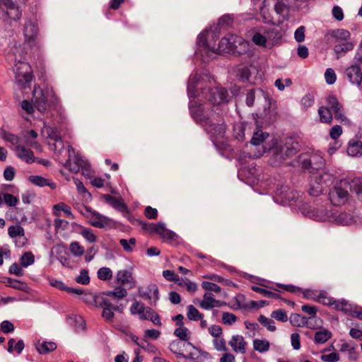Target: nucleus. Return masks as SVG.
<instances>
[{"instance_id":"obj_23","label":"nucleus","mask_w":362,"mask_h":362,"mask_svg":"<svg viewBox=\"0 0 362 362\" xmlns=\"http://www.w3.org/2000/svg\"><path fill=\"white\" fill-rule=\"evenodd\" d=\"M4 283L6 284V286L23 291L27 293H29L30 291V288L25 281H21L17 279H13L8 277L6 278V281H4Z\"/></svg>"},{"instance_id":"obj_34","label":"nucleus","mask_w":362,"mask_h":362,"mask_svg":"<svg viewBox=\"0 0 362 362\" xmlns=\"http://www.w3.org/2000/svg\"><path fill=\"white\" fill-rule=\"evenodd\" d=\"M332 337V333L327 329H320L315 334V342L317 344H323Z\"/></svg>"},{"instance_id":"obj_53","label":"nucleus","mask_w":362,"mask_h":362,"mask_svg":"<svg viewBox=\"0 0 362 362\" xmlns=\"http://www.w3.org/2000/svg\"><path fill=\"white\" fill-rule=\"evenodd\" d=\"M81 160L80 158H74V160H69L66 163V167L69 171L74 173H77L80 170Z\"/></svg>"},{"instance_id":"obj_6","label":"nucleus","mask_w":362,"mask_h":362,"mask_svg":"<svg viewBox=\"0 0 362 362\" xmlns=\"http://www.w3.org/2000/svg\"><path fill=\"white\" fill-rule=\"evenodd\" d=\"M22 1L25 2L27 0ZM0 11L3 13L4 21L9 23L20 20L22 16L20 6L13 0H0Z\"/></svg>"},{"instance_id":"obj_22","label":"nucleus","mask_w":362,"mask_h":362,"mask_svg":"<svg viewBox=\"0 0 362 362\" xmlns=\"http://www.w3.org/2000/svg\"><path fill=\"white\" fill-rule=\"evenodd\" d=\"M116 282L118 285L124 286L127 284L134 285V280L132 273L128 270H120L117 273Z\"/></svg>"},{"instance_id":"obj_21","label":"nucleus","mask_w":362,"mask_h":362,"mask_svg":"<svg viewBox=\"0 0 362 362\" xmlns=\"http://www.w3.org/2000/svg\"><path fill=\"white\" fill-rule=\"evenodd\" d=\"M17 156L27 163H33L35 162L34 153L23 146H17L16 147Z\"/></svg>"},{"instance_id":"obj_63","label":"nucleus","mask_w":362,"mask_h":362,"mask_svg":"<svg viewBox=\"0 0 362 362\" xmlns=\"http://www.w3.org/2000/svg\"><path fill=\"white\" fill-rule=\"evenodd\" d=\"M271 317L281 322H286L288 320L287 313L281 309L274 310L271 314Z\"/></svg>"},{"instance_id":"obj_47","label":"nucleus","mask_w":362,"mask_h":362,"mask_svg":"<svg viewBox=\"0 0 362 362\" xmlns=\"http://www.w3.org/2000/svg\"><path fill=\"white\" fill-rule=\"evenodd\" d=\"M8 351H15L18 354H20L24 349V343H23V340H19L17 342H16V340L14 339H11L8 341Z\"/></svg>"},{"instance_id":"obj_37","label":"nucleus","mask_w":362,"mask_h":362,"mask_svg":"<svg viewBox=\"0 0 362 362\" xmlns=\"http://www.w3.org/2000/svg\"><path fill=\"white\" fill-rule=\"evenodd\" d=\"M334 308L337 310L343 311L346 313L351 314L353 311V306L351 303L345 300H336Z\"/></svg>"},{"instance_id":"obj_62","label":"nucleus","mask_w":362,"mask_h":362,"mask_svg":"<svg viewBox=\"0 0 362 362\" xmlns=\"http://www.w3.org/2000/svg\"><path fill=\"white\" fill-rule=\"evenodd\" d=\"M314 100H315L314 93H308L303 96V98L301 100L300 103L304 107L308 108V107H311L313 105Z\"/></svg>"},{"instance_id":"obj_64","label":"nucleus","mask_w":362,"mask_h":362,"mask_svg":"<svg viewBox=\"0 0 362 362\" xmlns=\"http://www.w3.org/2000/svg\"><path fill=\"white\" fill-rule=\"evenodd\" d=\"M343 129L340 125L336 124L333 126L329 130V136L332 139L336 141L342 134Z\"/></svg>"},{"instance_id":"obj_40","label":"nucleus","mask_w":362,"mask_h":362,"mask_svg":"<svg viewBox=\"0 0 362 362\" xmlns=\"http://www.w3.org/2000/svg\"><path fill=\"white\" fill-rule=\"evenodd\" d=\"M260 13L262 16L263 21L266 23H272L274 24V18L271 15V12L269 9L267 8V1L265 0L263 2V4L260 9Z\"/></svg>"},{"instance_id":"obj_43","label":"nucleus","mask_w":362,"mask_h":362,"mask_svg":"<svg viewBox=\"0 0 362 362\" xmlns=\"http://www.w3.org/2000/svg\"><path fill=\"white\" fill-rule=\"evenodd\" d=\"M35 259L33 253L29 251L22 255L20 258V262L23 267H28L35 262Z\"/></svg>"},{"instance_id":"obj_24","label":"nucleus","mask_w":362,"mask_h":362,"mask_svg":"<svg viewBox=\"0 0 362 362\" xmlns=\"http://www.w3.org/2000/svg\"><path fill=\"white\" fill-rule=\"evenodd\" d=\"M264 34L267 39L268 45L273 47L278 44L281 39V35L275 28H268L264 30Z\"/></svg>"},{"instance_id":"obj_29","label":"nucleus","mask_w":362,"mask_h":362,"mask_svg":"<svg viewBox=\"0 0 362 362\" xmlns=\"http://www.w3.org/2000/svg\"><path fill=\"white\" fill-rule=\"evenodd\" d=\"M176 284L177 286L185 288L187 291L191 293H195L198 289L197 284L187 278L182 279L179 278Z\"/></svg>"},{"instance_id":"obj_41","label":"nucleus","mask_w":362,"mask_h":362,"mask_svg":"<svg viewBox=\"0 0 362 362\" xmlns=\"http://www.w3.org/2000/svg\"><path fill=\"white\" fill-rule=\"evenodd\" d=\"M204 315L197 308L192 305L187 307V317L189 320L198 321Z\"/></svg>"},{"instance_id":"obj_45","label":"nucleus","mask_w":362,"mask_h":362,"mask_svg":"<svg viewBox=\"0 0 362 362\" xmlns=\"http://www.w3.org/2000/svg\"><path fill=\"white\" fill-rule=\"evenodd\" d=\"M258 322L264 327H265L269 331L274 332L276 330V326L273 320L265 317L264 315H259Z\"/></svg>"},{"instance_id":"obj_32","label":"nucleus","mask_w":362,"mask_h":362,"mask_svg":"<svg viewBox=\"0 0 362 362\" xmlns=\"http://www.w3.org/2000/svg\"><path fill=\"white\" fill-rule=\"evenodd\" d=\"M325 103L327 104L326 107H328L332 110V112H334L343 107V105L339 103L337 97L332 94H329L326 96Z\"/></svg>"},{"instance_id":"obj_2","label":"nucleus","mask_w":362,"mask_h":362,"mask_svg":"<svg viewBox=\"0 0 362 362\" xmlns=\"http://www.w3.org/2000/svg\"><path fill=\"white\" fill-rule=\"evenodd\" d=\"M249 47V42L240 36L231 34L221 38L217 47V52L219 54L228 53L240 56L246 54Z\"/></svg>"},{"instance_id":"obj_18","label":"nucleus","mask_w":362,"mask_h":362,"mask_svg":"<svg viewBox=\"0 0 362 362\" xmlns=\"http://www.w3.org/2000/svg\"><path fill=\"white\" fill-rule=\"evenodd\" d=\"M324 176L329 177V175L325 173L324 175H319L315 177L314 180L310 181V187L309 189V194L313 197L320 196L323 192V187L322 185Z\"/></svg>"},{"instance_id":"obj_7","label":"nucleus","mask_w":362,"mask_h":362,"mask_svg":"<svg viewBox=\"0 0 362 362\" xmlns=\"http://www.w3.org/2000/svg\"><path fill=\"white\" fill-rule=\"evenodd\" d=\"M274 291L267 290L257 286H252V290L256 293H259L264 296L273 298V299H281L286 301V298L282 296L284 291L290 293L294 292V286L292 285H284V284H276L275 288H272Z\"/></svg>"},{"instance_id":"obj_58","label":"nucleus","mask_w":362,"mask_h":362,"mask_svg":"<svg viewBox=\"0 0 362 362\" xmlns=\"http://www.w3.org/2000/svg\"><path fill=\"white\" fill-rule=\"evenodd\" d=\"M274 9L276 13L282 15L284 17L287 16L289 11V7L282 1H278L275 4Z\"/></svg>"},{"instance_id":"obj_44","label":"nucleus","mask_w":362,"mask_h":362,"mask_svg":"<svg viewBox=\"0 0 362 362\" xmlns=\"http://www.w3.org/2000/svg\"><path fill=\"white\" fill-rule=\"evenodd\" d=\"M333 114L334 115V118L337 121H339L340 123H341L344 125H350L351 124V121L345 115L344 107L333 112Z\"/></svg>"},{"instance_id":"obj_59","label":"nucleus","mask_w":362,"mask_h":362,"mask_svg":"<svg viewBox=\"0 0 362 362\" xmlns=\"http://www.w3.org/2000/svg\"><path fill=\"white\" fill-rule=\"evenodd\" d=\"M1 137L4 141L11 143L13 145L18 144L20 141V139L17 135L7 131L2 132Z\"/></svg>"},{"instance_id":"obj_5","label":"nucleus","mask_w":362,"mask_h":362,"mask_svg":"<svg viewBox=\"0 0 362 362\" xmlns=\"http://www.w3.org/2000/svg\"><path fill=\"white\" fill-rule=\"evenodd\" d=\"M302 168L310 173L315 174L322 170L325 166V160L321 154L311 153L300 156Z\"/></svg>"},{"instance_id":"obj_36","label":"nucleus","mask_w":362,"mask_h":362,"mask_svg":"<svg viewBox=\"0 0 362 362\" xmlns=\"http://www.w3.org/2000/svg\"><path fill=\"white\" fill-rule=\"evenodd\" d=\"M253 348L255 351L263 353L269 349L270 344L269 341L266 339H255L253 341Z\"/></svg>"},{"instance_id":"obj_39","label":"nucleus","mask_w":362,"mask_h":362,"mask_svg":"<svg viewBox=\"0 0 362 362\" xmlns=\"http://www.w3.org/2000/svg\"><path fill=\"white\" fill-rule=\"evenodd\" d=\"M269 136V134L262 132L261 129H257L251 139V144L255 146L259 145L264 141Z\"/></svg>"},{"instance_id":"obj_20","label":"nucleus","mask_w":362,"mask_h":362,"mask_svg":"<svg viewBox=\"0 0 362 362\" xmlns=\"http://www.w3.org/2000/svg\"><path fill=\"white\" fill-rule=\"evenodd\" d=\"M28 180L33 185L40 187L48 186L52 190L57 187V184L54 181L40 175H31L28 177Z\"/></svg>"},{"instance_id":"obj_27","label":"nucleus","mask_w":362,"mask_h":362,"mask_svg":"<svg viewBox=\"0 0 362 362\" xmlns=\"http://www.w3.org/2000/svg\"><path fill=\"white\" fill-rule=\"evenodd\" d=\"M328 107L321 106L318 109L320 120L322 123L330 124L333 120V112Z\"/></svg>"},{"instance_id":"obj_56","label":"nucleus","mask_w":362,"mask_h":362,"mask_svg":"<svg viewBox=\"0 0 362 362\" xmlns=\"http://www.w3.org/2000/svg\"><path fill=\"white\" fill-rule=\"evenodd\" d=\"M320 358L325 362H337L339 361L340 356L337 352L327 354V351L325 350L323 354L321 355Z\"/></svg>"},{"instance_id":"obj_61","label":"nucleus","mask_w":362,"mask_h":362,"mask_svg":"<svg viewBox=\"0 0 362 362\" xmlns=\"http://www.w3.org/2000/svg\"><path fill=\"white\" fill-rule=\"evenodd\" d=\"M76 281L83 285L88 284L90 283L88 271L87 269L81 270L79 276H78L76 279Z\"/></svg>"},{"instance_id":"obj_51","label":"nucleus","mask_w":362,"mask_h":362,"mask_svg":"<svg viewBox=\"0 0 362 362\" xmlns=\"http://www.w3.org/2000/svg\"><path fill=\"white\" fill-rule=\"evenodd\" d=\"M238 317L235 315L229 312H223L221 317V323L225 325H232L237 321Z\"/></svg>"},{"instance_id":"obj_28","label":"nucleus","mask_w":362,"mask_h":362,"mask_svg":"<svg viewBox=\"0 0 362 362\" xmlns=\"http://www.w3.org/2000/svg\"><path fill=\"white\" fill-rule=\"evenodd\" d=\"M154 234L158 235L161 238L170 240L174 239L175 234L165 228L163 224L158 223Z\"/></svg>"},{"instance_id":"obj_48","label":"nucleus","mask_w":362,"mask_h":362,"mask_svg":"<svg viewBox=\"0 0 362 362\" xmlns=\"http://www.w3.org/2000/svg\"><path fill=\"white\" fill-rule=\"evenodd\" d=\"M226 127L223 124H210L208 127V131L211 134L215 136H222L225 133Z\"/></svg>"},{"instance_id":"obj_11","label":"nucleus","mask_w":362,"mask_h":362,"mask_svg":"<svg viewBox=\"0 0 362 362\" xmlns=\"http://www.w3.org/2000/svg\"><path fill=\"white\" fill-rule=\"evenodd\" d=\"M86 211L88 213L87 218L89 219V223L92 226L103 228L111 224L110 219L97 211H93L89 208H86Z\"/></svg>"},{"instance_id":"obj_4","label":"nucleus","mask_w":362,"mask_h":362,"mask_svg":"<svg viewBox=\"0 0 362 362\" xmlns=\"http://www.w3.org/2000/svg\"><path fill=\"white\" fill-rule=\"evenodd\" d=\"M15 78L16 83L22 89L30 88L34 79L31 66L27 62H18L16 64Z\"/></svg>"},{"instance_id":"obj_52","label":"nucleus","mask_w":362,"mask_h":362,"mask_svg":"<svg viewBox=\"0 0 362 362\" xmlns=\"http://www.w3.org/2000/svg\"><path fill=\"white\" fill-rule=\"evenodd\" d=\"M354 48V44L351 42L344 41V42L337 45L334 47V50L337 54L346 53L349 51L352 50Z\"/></svg>"},{"instance_id":"obj_57","label":"nucleus","mask_w":362,"mask_h":362,"mask_svg":"<svg viewBox=\"0 0 362 362\" xmlns=\"http://www.w3.org/2000/svg\"><path fill=\"white\" fill-rule=\"evenodd\" d=\"M202 287L205 291H207L209 292H214L215 293H217V294H218L221 292V288L218 285H217L213 282L203 281L202 283Z\"/></svg>"},{"instance_id":"obj_50","label":"nucleus","mask_w":362,"mask_h":362,"mask_svg":"<svg viewBox=\"0 0 362 362\" xmlns=\"http://www.w3.org/2000/svg\"><path fill=\"white\" fill-rule=\"evenodd\" d=\"M161 333L159 330L156 329H148L144 332V341L146 342L148 340H156L158 339Z\"/></svg>"},{"instance_id":"obj_42","label":"nucleus","mask_w":362,"mask_h":362,"mask_svg":"<svg viewBox=\"0 0 362 362\" xmlns=\"http://www.w3.org/2000/svg\"><path fill=\"white\" fill-rule=\"evenodd\" d=\"M119 244L125 252H132L136 247V240L135 238H131L129 240L120 239Z\"/></svg>"},{"instance_id":"obj_9","label":"nucleus","mask_w":362,"mask_h":362,"mask_svg":"<svg viewBox=\"0 0 362 362\" xmlns=\"http://www.w3.org/2000/svg\"><path fill=\"white\" fill-rule=\"evenodd\" d=\"M349 198V193L341 185H335L329 192V199L332 205L340 206L346 203Z\"/></svg>"},{"instance_id":"obj_30","label":"nucleus","mask_w":362,"mask_h":362,"mask_svg":"<svg viewBox=\"0 0 362 362\" xmlns=\"http://www.w3.org/2000/svg\"><path fill=\"white\" fill-rule=\"evenodd\" d=\"M37 351L41 354H45L53 351L57 349V344L52 341H42L36 344Z\"/></svg>"},{"instance_id":"obj_16","label":"nucleus","mask_w":362,"mask_h":362,"mask_svg":"<svg viewBox=\"0 0 362 362\" xmlns=\"http://www.w3.org/2000/svg\"><path fill=\"white\" fill-rule=\"evenodd\" d=\"M226 305V303L223 300H216L211 293H205L203 299L199 303V306L204 310L213 309L214 308H220Z\"/></svg>"},{"instance_id":"obj_60","label":"nucleus","mask_w":362,"mask_h":362,"mask_svg":"<svg viewBox=\"0 0 362 362\" xmlns=\"http://www.w3.org/2000/svg\"><path fill=\"white\" fill-rule=\"evenodd\" d=\"M213 344L214 346V348L217 351H228L226 340L221 336L214 338V339L213 340Z\"/></svg>"},{"instance_id":"obj_14","label":"nucleus","mask_w":362,"mask_h":362,"mask_svg":"<svg viewBox=\"0 0 362 362\" xmlns=\"http://www.w3.org/2000/svg\"><path fill=\"white\" fill-rule=\"evenodd\" d=\"M37 35V25L30 21L26 22L24 28L25 42L30 46L35 45Z\"/></svg>"},{"instance_id":"obj_25","label":"nucleus","mask_w":362,"mask_h":362,"mask_svg":"<svg viewBox=\"0 0 362 362\" xmlns=\"http://www.w3.org/2000/svg\"><path fill=\"white\" fill-rule=\"evenodd\" d=\"M347 153L353 157L362 156V142L361 141H350L347 147Z\"/></svg>"},{"instance_id":"obj_17","label":"nucleus","mask_w":362,"mask_h":362,"mask_svg":"<svg viewBox=\"0 0 362 362\" xmlns=\"http://www.w3.org/2000/svg\"><path fill=\"white\" fill-rule=\"evenodd\" d=\"M174 345V343L171 344L170 350L174 353L180 355L183 358V362H204V353L194 346H192V351L189 352V354L185 355L182 353L174 351L173 348Z\"/></svg>"},{"instance_id":"obj_15","label":"nucleus","mask_w":362,"mask_h":362,"mask_svg":"<svg viewBox=\"0 0 362 362\" xmlns=\"http://www.w3.org/2000/svg\"><path fill=\"white\" fill-rule=\"evenodd\" d=\"M228 344L236 354H245L247 351V342L242 335H233Z\"/></svg>"},{"instance_id":"obj_3","label":"nucleus","mask_w":362,"mask_h":362,"mask_svg":"<svg viewBox=\"0 0 362 362\" xmlns=\"http://www.w3.org/2000/svg\"><path fill=\"white\" fill-rule=\"evenodd\" d=\"M130 311L132 315H138L139 319L142 320H150L156 326H162L159 315L151 308L145 306L141 302H134L131 305Z\"/></svg>"},{"instance_id":"obj_13","label":"nucleus","mask_w":362,"mask_h":362,"mask_svg":"<svg viewBox=\"0 0 362 362\" xmlns=\"http://www.w3.org/2000/svg\"><path fill=\"white\" fill-rule=\"evenodd\" d=\"M8 234L12 239L19 238V240H16V245L18 247H23L25 245L27 239L25 235V230L20 223L10 226L8 228Z\"/></svg>"},{"instance_id":"obj_46","label":"nucleus","mask_w":362,"mask_h":362,"mask_svg":"<svg viewBox=\"0 0 362 362\" xmlns=\"http://www.w3.org/2000/svg\"><path fill=\"white\" fill-rule=\"evenodd\" d=\"M252 42L259 47H266L268 45L267 39L265 36V34H262L260 33H255L252 37Z\"/></svg>"},{"instance_id":"obj_31","label":"nucleus","mask_w":362,"mask_h":362,"mask_svg":"<svg viewBox=\"0 0 362 362\" xmlns=\"http://www.w3.org/2000/svg\"><path fill=\"white\" fill-rule=\"evenodd\" d=\"M174 334L182 341H189L191 337V332L187 327L184 325L178 326L174 331Z\"/></svg>"},{"instance_id":"obj_49","label":"nucleus","mask_w":362,"mask_h":362,"mask_svg":"<svg viewBox=\"0 0 362 362\" xmlns=\"http://www.w3.org/2000/svg\"><path fill=\"white\" fill-rule=\"evenodd\" d=\"M79 228L81 229L80 233L81 235L88 242L90 243H95L97 240V236L93 233V231L89 229L86 228L83 226H78Z\"/></svg>"},{"instance_id":"obj_12","label":"nucleus","mask_w":362,"mask_h":362,"mask_svg":"<svg viewBox=\"0 0 362 362\" xmlns=\"http://www.w3.org/2000/svg\"><path fill=\"white\" fill-rule=\"evenodd\" d=\"M105 294H95L92 293H85L82 297V300L89 306L95 308H103L109 301L104 296Z\"/></svg>"},{"instance_id":"obj_38","label":"nucleus","mask_w":362,"mask_h":362,"mask_svg":"<svg viewBox=\"0 0 362 362\" xmlns=\"http://www.w3.org/2000/svg\"><path fill=\"white\" fill-rule=\"evenodd\" d=\"M70 252L76 257H81L85 254L84 247L82 246L78 242L74 241L69 245Z\"/></svg>"},{"instance_id":"obj_19","label":"nucleus","mask_w":362,"mask_h":362,"mask_svg":"<svg viewBox=\"0 0 362 362\" xmlns=\"http://www.w3.org/2000/svg\"><path fill=\"white\" fill-rule=\"evenodd\" d=\"M62 212L64 213V216L66 218H69L71 219L74 218V216L71 211V208L70 206L66 204L64 202H59L57 204H54L52 206V214L56 217H60L62 215Z\"/></svg>"},{"instance_id":"obj_8","label":"nucleus","mask_w":362,"mask_h":362,"mask_svg":"<svg viewBox=\"0 0 362 362\" xmlns=\"http://www.w3.org/2000/svg\"><path fill=\"white\" fill-rule=\"evenodd\" d=\"M206 101L213 105H218L226 101L228 96L227 91L223 88H205L202 92Z\"/></svg>"},{"instance_id":"obj_26","label":"nucleus","mask_w":362,"mask_h":362,"mask_svg":"<svg viewBox=\"0 0 362 362\" xmlns=\"http://www.w3.org/2000/svg\"><path fill=\"white\" fill-rule=\"evenodd\" d=\"M56 252L57 255V258L62 264L63 266L66 267L68 268H72V266L70 263V259L69 257L63 255L62 254H66V247L64 245H58L55 247Z\"/></svg>"},{"instance_id":"obj_54","label":"nucleus","mask_w":362,"mask_h":362,"mask_svg":"<svg viewBox=\"0 0 362 362\" xmlns=\"http://www.w3.org/2000/svg\"><path fill=\"white\" fill-rule=\"evenodd\" d=\"M98 278L102 281L110 280L112 277V272L108 267H101L98 271Z\"/></svg>"},{"instance_id":"obj_10","label":"nucleus","mask_w":362,"mask_h":362,"mask_svg":"<svg viewBox=\"0 0 362 362\" xmlns=\"http://www.w3.org/2000/svg\"><path fill=\"white\" fill-rule=\"evenodd\" d=\"M356 64L349 66L346 69V75L349 81L357 85L360 90L362 89V71L360 64L362 63V57H356Z\"/></svg>"},{"instance_id":"obj_1","label":"nucleus","mask_w":362,"mask_h":362,"mask_svg":"<svg viewBox=\"0 0 362 362\" xmlns=\"http://www.w3.org/2000/svg\"><path fill=\"white\" fill-rule=\"evenodd\" d=\"M33 103L38 111L46 112L57 107L59 99L52 89L49 88L42 89L39 86H35Z\"/></svg>"},{"instance_id":"obj_33","label":"nucleus","mask_w":362,"mask_h":362,"mask_svg":"<svg viewBox=\"0 0 362 362\" xmlns=\"http://www.w3.org/2000/svg\"><path fill=\"white\" fill-rule=\"evenodd\" d=\"M104 294H105L107 296L119 300L127 296V291L121 285H119L116 286L113 291H107L106 293H104Z\"/></svg>"},{"instance_id":"obj_55","label":"nucleus","mask_w":362,"mask_h":362,"mask_svg":"<svg viewBox=\"0 0 362 362\" xmlns=\"http://www.w3.org/2000/svg\"><path fill=\"white\" fill-rule=\"evenodd\" d=\"M331 35L337 40H341L346 41L350 37V33L344 29H337L335 30H332Z\"/></svg>"},{"instance_id":"obj_35","label":"nucleus","mask_w":362,"mask_h":362,"mask_svg":"<svg viewBox=\"0 0 362 362\" xmlns=\"http://www.w3.org/2000/svg\"><path fill=\"white\" fill-rule=\"evenodd\" d=\"M103 310L102 312V317L107 322H112L115 314L113 310H116L117 308L113 306L110 301L107 303V305H105L103 307Z\"/></svg>"}]
</instances>
